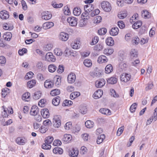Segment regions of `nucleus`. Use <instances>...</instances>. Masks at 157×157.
<instances>
[{"label": "nucleus", "mask_w": 157, "mask_h": 157, "mask_svg": "<svg viewBox=\"0 0 157 157\" xmlns=\"http://www.w3.org/2000/svg\"><path fill=\"white\" fill-rule=\"evenodd\" d=\"M101 6L103 10L106 12H109L111 9V5L107 1H104L101 2Z\"/></svg>", "instance_id": "1"}, {"label": "nucleus", "mask_w": 157, "mask_h": 157, "mask_svg": "<svg viewBox=\"0 0 157 157\" xmlns=\"http://www.w3.org/2000/svg\"><path fill=\"white\" fill-rule=\"evenodd\" d=\"M61 116L59 115H55L53 118V126L55 127L59 128L61 125Z\"/></svg>", "instance_id": "2"}, {"label": "nucleus", "mask_w": 157, "mask_h": 157, "mask_svg": "<svg viewBox=\"0 0 157 157\" xmlns=\"http://www.w3.org/2000/svg\"><path fill=\"white\" fill-rule=\"evenodd\" d=\"M67 21L72 26H75L77 24V19L74 17H69L67 18Z\"/></svg>", "instance_id": "3"}, {"label": "nucleus", "mask_w": 157, "mask_h": 157, "mask_svg": "<svg viewBox=\"0 0 157 157\" xmlns=\"http://www.w3.org/2000/svg\"><path fill=\"white\" fill-rule=\"evenodd\" d=\"M131 78V75L130 74L124 73L121 75L120 79L121 81L127 82L129 81Z\"/></svg>", "instance_id": "4"}, {"label": "nucleus", "mask_w": 157, "mask_h": 157, "mask_svg": "<svg viewBox=\"0 0 157 157\" xmlns=\"http://www.w3.org/2000/svg\"><path fill=\"white\" fill-rule=\"evenodd\" d=\"M45 60L50 62H54L56 60V58L52 53L49 52L46 54Z\"/></svg>", "instance_id": "5"}, {"label": "nucleus", "mask_w": 157, "mask_h": 157, "mask_svg": "<svg viewBox=\"0 0 157 157\" xmlns=\"http://www.w3.org/2000/svg\"><path fill=\"white\" fill-rule=\"evenodd\" d=\"M9 13L6 10H2L0 12V17L2 20H6L9 18Z\"/></svg>", "instance_id": "6"}, {"label": "nucleus", "mask_w": 157, "mask_h": 157, "mask_svg": "<svg viewBox=\"0 0 157 157\" xmlns=\"http://www.w3.org/2000/svg\"><path fill=\"white\" fill-rule=\"evenodd\" d=\"M59 37V39L60 40L65 41L68 39L69 35L65 33L62 32L60 33Z\"/></svg>", "instance_id": "7"}, {"label": "nucleus", "mask_w": 157, "mask_h": 157, "mask_svg": "<svg viewBox=\"0 0 157 157\" xmlns=\"http://www.w3.org/2000/svg\"><path fill=\"white\" fill-rule=\"evenodd\" d=\"M76 79L75 74L73 73L69 74L67 77L68 82L70 83H72L74 82Z\"/></svg>", "instance_id": "8"}, {"label": "nucleus", "mask_w": 157, "mask_h": 157, "mask_svg": "<svg viewBox=\"0 0 157 157\" xmlns=\"http://www.w3.org/2000/svg\"><path fill=\"white\" fill-rule=\"evenodd\" d=\"M39 111L38 107L36 105H33L32 107L30 112L31 115L36 116L37 115Z\"/></svg>", "instance_id": "9"}, {"label": "nucleus", "mask_w": 157, "mask_h": 157, "mask_svg": "<svg viewBox=\"0 0 157 157\" xmlns=\"http://www.w3.org/2000/svg\"><path fill=\"white\" fill-rule=\"evenodd\" d=\"M105 81L103 79L98 80L95 82V86L96 87L101 88L105 85Z\"/></svg>", "instance_id": "10"}, {"label": "nucleus", "mask_w": 157, "mask_h": 157, "mask_svg": "<svg viewBox=\"0 0 157 157\" xmlns=\"http://www.w3.org/2000/svg\"><path fill=\"white\" fill-rule=\"evenodd\" d=\"M41 113L44 118H48L49 116V111L47 108H45L41 109Z\"/></svg>", "instance_id": "11"}, {"label": "nucleus", "mask_w": 157, "mask_h": 157, "mask_svg": "<svg viewBox=\"0 0 157 157\" xmlns=\"http://www.w3.org/2000/svg\"><path fill=\"white\" fill-rule=\"evenodd\" d=\"M103 91L101 90H97L93 95V97L95 99L101 98L103 94Z\"/></svg>", "instance_id": "12"}, {"label": "nucleus", "mask_w": 157, "mask_h": 157, "mask_svg": "<svg viewBox=\"0 0 157 157\" xmlns=\"http://www.w3.org/2000/svg\"><path fill=\"white\" fill-rule=\"evenodd\" d=\"M94 8V6L92 4H88L84 6V10L85 11L90 13L93 10Z\"/></svg>", "instance_id": "13"}, {"label": "nucleus", "mask_w": 157, "mask_h": 157, "mask_svg": "<svg viewBox=\"0 0 157 157\" xmlns=\"http://www.w3.org/2000/svg\"><path fill=\"white\" fill-rule=\"evenodd\" d=\"M54 24L52 22H47L43 24V28L44 29H49L53 26Z\"/></svg>", "instance_id": "14"}, {"label": "nucleus", "mask_w": 157, "mask_h": 157, "mask_svg": "<svg viewBox=\"0 0 157 157\" xmlns=\"http://www.w3.org/2000/svg\"><path fill=\"white\" fill-rule=\"evenodd\" d=\"M16 141L18 144L23 145L26 142V140L25 138L19 137L17 138Z\"/></svg>", "instance_id": "15"}, {"label": "nucleus", "mask_w": 157, "mask_h": 157, "mask_svg": "<svg viewBox=\"0 0 157 157\" xmlns=\"http://www.w3.org/2000/svg\"><path fill=\"white\" fill-rule=\"evenodd\" d=\"M53 82L48 80H46L44 83L45 87L47 88H51L53 87Z\"/></svg>", "instance_id": "16"}, {"label": "nucleus", "mask_w": 157, "mask_h": 157, "mask_svg": "<svg viewBox=\"0 0 157 157\" xmlns=\"http://www.w3.org/2000/svg\"><path fill=\"white\" fill-rule=\"evenodd\" d=\"M12 37V34L10 32L5 33L3 36L4 39L8 41H10Z\"/></svg>", "instance_id": "17"}, {"label": "nucleus", "mask_w": 157, "mask_h": 157, "mask_svg": "<svg viewBox=\"0 0 157 157\" xmlns=\"http://www.w3.org/2000/svg\"><path fill=\"white\" fill-rule=\"evenodd\" d=\"M100 71V70L96 69L94 71L90 73V75L93 78L99 77L101 75Z\"/></svg>", "instance_id": "18"}, {"label": "nucleus", "mask_w": 157, "mask_h": 157, "mask_svg": "<svg viewBox=\"0 0 157 157\" xmlns=\"http://www.w3.org/2000/svg\"><path fill=\"white\" fill-rule=\"evenodd\" d=\"M119 29L117 27L112 28L110 31V34L111 35L115 36L118 34Z\"/></svg>", "instance_id": "19"}, {"label": "nucleus", "mask_w": 157, "mask_h": 157, "mask_svg": "<svg viewBox=\"0 0 157 157\" xmlns=\"http://www.w3.org/2000/svg\"><path fill=\"white\" fill-rule=\"evenodd\" d=\"M36 66L39 69L43 71H44L47 68V66L44 65L41 61L37 63Z\"/></svg>", "instance_id": "20"}, {"label": "nucleus", "mask_w": 157, "mask_h": 157, "mask_svg": "<svg viewBox=\"0 0 157 157\" xmlns=\"http://www.w3.org/2000/svg\"><path fill=\"white\" fill-rule=\"evenodd\" d=\"M108 59L107 57L105 56H100L98 59V62L99 63H102L107 62Z\"/></svg>", "instance_id": "21"}, {"label": "nucleus", "mask_w": 157, "mask_h": 157, "mask_svg": "<svg viewBox=\"0 0 157 157\" xmlns=\"http://www.w3.org/2000/svg\"><path fill=\"white\" fill-rule=\"evenodd\" d=\"M113 68L111 64L107 65L105 68V73L107 74H109L113 71Z\"/></svg>", "instance_id": "22"}, {"label": "nucleus", "mask_w": 157, "mask_h": 157, "mask_svg": "<svg viewBox=\"0 0 157 157\" xmlns=\"http://www.w3.org/2000/svg\"><path fill=\"white\" fill-rule=\"evenodd\" d=\"M99 111L101 113L106 115H110L111 114L110 110L107 109L101 108Z\"/></svg>", "instance_id": "23"}, {"label": "nucleus", "mask_w": 157, "mask_h": 157, "mask_svg": "<svg viewBox=\"0 0 157 157\" xmlns=\"http://www.w3.org/2000/svg\"><path fill=\"white\" fill-rule=\"evenodd\" d=\"M130 56L131 58L137 57L138 55L136 50L135 49H132L130 52Z\"/></svg>", "instance_id": "24"}, {"label": "nucleus", "mask_w": 157, "mask_h": 157, "mask_svg": "<svg viewBox=\"0 0 157 157\" xmlns=\"http://www.w3.org/2000/svg\"><path fill=\"white\" fill-rule=\"evenodd\" d=\"M60 102V98L59 96H57L53 98L52 101V104L55 106L58 105Z\"/></svg>", "instance_id": "25"}, {"label": "nucleus", "mask_w": 157, "mask_h": 157, "mask_svg": "<svg viewBox=\"0 0 157 157\" xmlns=\"http://www.w3.org/2000/svg\"><path fill=\"white\" fill-rule=\"evenodd\" d=\"M113 51V50L112 48H106L104 50L103 53L107 56H109L111 55Z\"/></svg>", "instance_id": "26"}, {"label": "nucleus", "mask_w": 157, "mask_h": 157, "mask_svg": "<svg viewBox=\"0 0 157 157\" xmlns=\"http://www.w3.org/2000/svg\"><path fill=\"white\" fill-rule=\"evenodd\" d=\"M142 16L145 19L149 18L151 17V14L146 10H143Z\"/></svg>", "instance_id": "27"}, {"label": "nucleus", "mask_w": 157, "mask_h": 157, "mask_svg": "<svg viewBox=\"0 0 157 157\" xmlns=\"http://www.w3.org/2000/svg\"><path fill=\"white\" fill-rule=\"evenodd\" d=\"M142 25V21H139L136 22L132 25V27L134 29H137L139 28Z\"/></svg>", "instance_id": "28"}, {"label": "nucleus", "mask_w": 157, "mask_h": 157, "mask_svg": "<svg viewBox=\"0 0 157 157\" xmlns=\"http://www.w3.org/2000/svg\"><path fill=\"white\" fill-rule=\"evenodd\" d=\"M107 44L109 46H112L114 44V41L112 38L109 37L106 40Z\"/></svg>", "instance_id": "29"}, {"label": "nucleus", "mask_w": 157, "mask_h": 157, "mask_svg": "<svg viewBox=\"0 0 157 157\" xmlns=\"http://www.w3.org/2000/svg\"><path fill=\"white\" fill-rule=\"evenodd\" d=\"M105 136L104 134H102L100 136H98L97 137V143L98 144H99L101 143L103 140L105 139Z\"/></svg>", "instance_id": "30"}, {"label": "nucleus", "mask_w": 157, "mask_h": 157, "mask_svg": "<svg viewBox=\"0 0 157 157\" xmlns=\"http://www.w3.org/2000/svg\"><path fill=\"white\" fill-rule=\"evenodd\" d=\"M117 79L114 77H111L109 78L107 80V82L111 84H115L117 82Z\"/></svg>", "instance_id": "31"}, {"label": "nucleus", "mask_w": 157, "mask_h": 157, "mask_svg": "<svg viewBox=\"0 0 157 157\" xmlns=\"http://www.w3.org/2000/svg\"><path fill=\"white\" fill-rule=\"evenodd\" d=\"M53 152L55 154H61L63 153V151L61 148L56 147L53 149Z\"/></svg>", "instance_id": "32"}, {"label": "nucleus", "mask_w": 157, "mask_h": 157, "mask_svg": "<svg viewBox=\"0 0 157 157\" xmlns=\"http://www.w3.org/2000/svg\"><path fill=\"white\" fill-rule=\"evenodd\" d=\"M78 151L77 150H75L73 148L69 152V154L71 157H77L78 155Z\"/></svg>", "instance_id": "33"}, {"label": "nucleus", "mask_w": 157, "mask_h": 157, "mask_svg": "<svg viewBox=\"0 0 157 157\" xmlns=\"http://www.w3.org/2000/svg\"><path fill=\"white\" fill-rule=\"evenodd\" d=\"M94 122L90 120H88L86 121L85 123L86 126L87 128H93L94 126Z\"/></svg>", "instance_id": "34"}, {"label": "nucleus", "mask_w": 157, "mask_h": 157, "mask_svg": "<svg viewBox=\"0 0 157 157\" xmlns=\"http://www.w3.org/2000/svg\"><path fill=\"white\" fill-rule=\"evenodd\" d=\"M81 13V10L79 8H75L73 10V13L76 16H79Z\"/></svg>", "instance_id": "35"}, {"label": "nucleus", "mask_w": 157, "mask_h": 157, "mask_svg": "<svg viewBox=\"0 0 157 157\" xmlns=\"http://www.w3.org/2000/svg\"><path fill=\"white\" fill-rule=\"evenodd\" d=\"M80 95V94L79 92H75L72 93L70 95V98L71 99H73L79 96Z\"/></svg>", "instance_id": "36"}, {"label": "nucleus", "mask_w": 157, "mask_h": 157, "mask_svg": "<svg viewBox=\"0 0 157 157\" xmlns=\"http://www.w3.org/2000/svg\"><path fill=\"white\" fill-rule=\"evenodd\" d=\"M57 67L53 64H50L48 67V70L50 72H53L56 71Z\"/></svg>", "instance_id": "37"}, {"label": "nucleus", "mask_w": 157, "mask_h": 157, "mask_svg": "<svg viewBox=\"0 0 157 157\" xmlns=\"http://www.w3.org/2000/svg\"><path fill=\"white\" fill-rule=\"evenodd\" d=\"M71 136L70 135L66 134L64 135L62 140L64 142H67L70 141L71 140Z\"/></svg>", "instance_id": "38"}, {"label": "nucleus", "mask_w": 157, "mask_h": 157, "mask_svg": "<svg viewBox=\"0 0 157 157\" xmlns=\"http://www.w3.org/2000/svg\"><path fill=\"white\" fill-rule=\"evenodd\" d=\"M84 65L86 67H90L92 65L91 60L89 59H85L83 62Z\"/></svg>", "instance_id": "39"}, {"label": "nucleus", "mask_w": 157, "mask_h": 157, "mask_svg": "<svg viewBox=\"0 0 157 157\" xmlns=\"http://www.w3.org/2000/svg\"><path fill=\"white\" fill-rule=\"evenodd\" d=\"M53 47V45L51 44H48L45 45L43 47V50L44 51H47L52 49Z\"/></svg>", "instance_id": "40"}, {"label": "nucleus", "mask_w": 157, "mask_h": 157, "mask_svg": "<svg viewBox=\"0 0 157 157\" xmlns=\"http://www.w3.org/2000/svg\"><path fill=\"white\" fill-rule=\"evenodd\" d=\"M41 95V93L40 91H36L33 96V98L35 100H37L40 98Z\"/></svg>", "instance_id": "41"}, {"label": "nucleus", "mask_w": 157, "mask_h": 157, "mask_svg": "<svg viewBox=\"0 0 157 157\" xmlns=\"http://www.w3.org/2000/svg\"><path fill=\"white\" fill-rule=\"evenodd\" d=\"M60 93V91L59 90L55 89L51 91L50 94L52 96H55L59 94Z\"/></svg>", "instance_id": "42"}, {"label": "nucleus", "mask_w": 157, "mask_h": 157, "mask_svg": "<svg viewBox=\"0 0 157 157\" xmlns=\"http://www.w3.org/2000/svg\"><path fill=\"white\" fill-rule=\"evenodd\" d=\"M36 84V81L35 80H32L29 81L27 84L28 87L30 88H32Z\"/></svg>", "instance_id": "43"}, {"label": "nucleus", "mask_w": 157, "mask_h": 157, "mask_svg": "<svg viewBox=\"0 0 157 157\" xmlns=\"http://www.w3.org/2000/svg\"><path fill=\"white\" fill-rule=\"evenodd\" d=\"M103 48V46L102 44H98L94 46V49L95 50L100 51Z\"/></svg>", "instance_id": "44"}, {"label": "nucleus", "mask_w": 157, "mask_h": 157, "mask_svg": "<svg viewBox=\"0 0 157 157\" xmlns=\"http://www.w3.org/2000/svg\"><path fill=\"white\" fill-rule=\"evenodd\" d=\"M53 140V138L52 136H48L46 138L45 142L49 144H51Z\"/></svg>", "instance_id": "45"}, {"label": "nucleus", "mask_w": 157, "mask_h": 157, "mask_svg": "<svg viewBox=\"0 0 157 157\" xmlns=\"http://www.w3.org/2000/svg\"><path fill=\"white\" fill-rule=\"evenodd\" d=\"M107 32V29L106 28H103L100 29L98 31V33L100 35L105 34Z\"/></svg>", "instance_id": "46"}, {"label": "nucleus", "mask_w": 157, "mask_h": 157, "mask_svg": "<svg viewBox=\"0 0 157 157\" xmlns=\"http://www.w3.org/2000/svg\"><path fill=\"white\" fill-rule=\"evenodd\" d=\"M33 75H34V74L33 72L31 71L29 72L26 74L25 77V78L26 80L30 79L33 77Z\"/></svg>", "instance_id": "47"}, {"label": "nucleus", "mask_w": 157, "mask_h": 157, "mask_svg": "<svg viewBox=\"0 0 157 157\" xmlns=\"http://www.w3.org/2000/svg\"><path fill=\"white\" fill-rule=\"evenodd\" d=\"M55 54L57 56H60L62 54L61 49L59 48H56L54 51Z\"/></svg>", "instance_id": "48"}, {"label": "nucleus", "mask_w": 157, "mask_h": 157, "mask_svg": "<svg viewBox=\"0 0 157 157\" xmlns=\"http://www.w3.org/2000/svg\"><path fill=\"white\" fill-rule=\"evenodd\" d=\"M72 104V102L71 101L66 100L63 101L62 104L63 106H69L71 105Z\"/></svg>", "instance_id": "49"}, {"label": "nucleus", "mask_w": 157, "mask_h": 157, "mask_svg": "<svg viewBox=\"0 0 157 157\" xmlns=\"http://www.w3.org/2000/svg\"><path fill=\"white\" fill-rule=\"evenodd\" d=\"M99 40V38L97 36H95L92 40L91 42L90 43V44L91 45H94L97 43Z\"/></svg>", "instance_id": "50"}, {"label": "nucleus", "mask_w": 157, "mask_h": 157, "mask_svg": "<svg viewBox=\"0 0 157 157\" xmlns=\"http://www.w3.org/2000/svg\"><path fill=\"white\" fill-rule=\"evenodd\" d=\"M71 45L72 48L74 49H77L80 47V44L79 43H77V42H72L71 44Z\"/></svg>", "instance_id": "51"}, {"label": "nucleus", "mask_w": 157, "mask_h": 157, "mask_svg": "<svg viewBox=\"0 0 157 157\" xmlns=\"http://www.w3.org/2000/svg\"><path fill=\"white\" fill-rule=\"evenodd\" d=\"M110 95L114 98H118L119 97L118 94H117L115 90L113 89L110 90Z\"/></svg>", "instance_id": "52"}, {"label": "nucleus", "mask_w": 157, "mask_h": 157, "mask_svg": "<svg viewBox=\"0 0 157 157\" xmlns=\"http://www.w3.org/2000/svg\"><path fill=\"white\" fill-rule=\"evenodd\" d=\"M137 104L136 103H133L131 106L130 110L132 113L134 112L137 107Z\"/></svg>", "instance_id": "53"}, {"label": "nucleus", "mask_w": 157, "mask_h": 157, "mask_svg": "<svg viewBox=\"0 0 157 157\" xmlns=\"http://www.w3.org/2000/svg\"><path fill=\"white\" fill-rule=\"evenodd\" d=\"M52 6L55 8H60L63 6L62 3H60L59 4H56V2H54L52 4Z\"/></svg>", "instance_id": "54"}, {"label": "nucleus", "mask_w": 157, "mask_h": 157, "mask_svg": "<svg viewBox=\"0 0 157 157\" xmlns=\"http://www.w3.org/2000/svg\"><path fill=\"white\" fill-rule=\"evenodd\" d=\"M30 96V94L29 92H26L24 93L22 97V99L23 100H25L29 98Z\"/></svg>", "instance_id": "55"}, {"label": "nucleus", "mask_w": 157, "mask_h": 157, "mask_svg": "<svg viewBox=\"0 0 157 157\" xmlns=\"http://www.w3.org/2000/svg\"><path fill=\"white\" fill-rule=\"evenodd\" d=\"M124 129V126H121L119 128L117 132V135L118 136H120L123 132Z\"/></svg>", "instance_id": "56"}, {"label": "nucleus", "mask_w": 157, "mask_h": 157, "mask_svg": "<svg viewBox=\"0 0 157 157\" xmlns=\"http://www.w3.org/2000/svg\"><path fill=\"white\" fill-rule=\"evenodd\" d=\"M132 42L133 44L134 43L136 44H137L140 42V39L137 36L133 38Z\"/></svg>", "instance_id": "57"}, {"label": "nucleus", "mask_w": 157, "mask_h": 157, "mask_svg": "<svg viewBox=\"0 0 157 157\" xmlns=\"http://www.w3.org/2000/svg\"><path fill=\"white\" fill-rule=\"evenodd\" d=\"M40 132L42 133H45L47 130L48 129L45 126H41L39 129Z\"/></svg>", "instance_id": "58"}, {"label": "nucleus", "mask_w": 157, "mask_h": 157, "mask_svg": "<svg viewBox=\"0 0 157 157\" xmlns=\"http://www.w3.org/2000/svg\"><path fill=\"white\" fill-rule=\"evenodd\" d=\"M51 146L49 144L47 143H45L43 144L42 145V148L44 149H49L51 148Z\"/></svg>", "instance_id": "59"}, {"label": "nucleus", "mask_w": 157, "mask_h": 157, "mask_svg": "<svg viewBox=\"0 0 157 157\" xmlns=\"http://www.w3.org/2000/svg\"><path fill=\"white\" fill-rule=\"evenodd\" d=\"M87 109L86 106L82 107L80 109V112L83 114H86L87 112Z\"/></svg>", "instance_id": "60"}, {"label": "nucleus", "mask_w": 157, "mask_h": 157, "mask_svg": "<svg viewBox=\"0 0 157 157\" xmlns=\"http://www.w3.org/2000/svg\"><path fill=\"white\" fill-rule=\"evenodd\" d=\"M90 13L85 11L82 13V15L84 17V19H88L90 18V16L89 15Z\"/></svg>", "instance_id": "61"}, {"label": "nucleus", "mask_w": 157, "mask_h": 157, "mask_svg": "<svg viewBox=\"0 0 157 157\" xmlns=\"http://www.w3.org/2000/svg\"><path fill=\"white\" fill-rule=\"evenodd\" d=\"M64 71V67L62 65H59L57 68V72L58 73H61Z\"/></svg>", "instance_id": "62"}, {"label": "nucleus", "mask_w": 157, "mask_h": 157, "mask_svg": "<svg viewBox=\"0 0 157 157\" xmlns=\"http://www.w3.org/2000/svg\"><path fill=\"white\" fill-rule=\"evenodd\" d=\"M118 25L121 29H123L125 27L123 21H118Z\"/></svg>", "instance_id": "63"}, {"label": "nucleus", "mask_w": 157, "mask_h": 157, "mask_svg": "<svg viewBox=\"0 0 157 157\" xmlns=\"http://www.w3.org/2000/svg\"><path fill=\"white\" fill-rule=\"evenodd\" d=\"M27 50L25 48H23L21 50H20L18 51V53L19 55H22L24 54L27 52Z\"/></svg>", "instance_id": "64"}]
</instances>
